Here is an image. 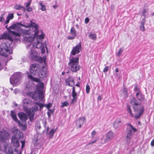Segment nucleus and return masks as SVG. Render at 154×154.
Returning a JSON list of instances; mask_svg holds the SVG:
<instances>
[{
	"instance_id": "obj_16",
	"label": "nucleus",
	"mask_w": 154,
	"mask_h": 154,
	"mask_svg": "<svg viewBox=\"0 0 154 154\" xmlns=\"http://www.w3.org/2000/svg\"><path fill=\"white\" fill-rule=\"evenodd\" d=\"M81 51V43L80 42L73 48L71 52V56L75 55L76 54L79 53Z\"/></svg>"
},
{
	"instance_id": "obj_54",
	"label": "nucleus",
	"mask_w": 154,
	"mask_h": 154,
	"mask_svg": "<svg viewBox=\"0 0 154 154\" xmlns=\"http://www.w3.org/2000/svg\"><path fill=\"white\" fill-rule=\"evenodd\" d=\"M10 20L8 18H6V20L5 21V24H6L8 23L9 22V21Z\"/></svg>"
},
{
	"instance_id": "obj_1",
	"label": "nucleus",
	"mask_w": 154,
	"mask_h": 154,
	"mask_svg": "<svg viewBox=\"0 0 154 154\" xmlns=\"http://www.w3.org/2000/svg\"><path fill=\"white\" fill-rule=\"evenodd\" d=\"M29 23L23 24L20 23V25L26 28H31L28 30L20 29V32L22 33L24 41H31L33 40V35H37V33L39 31L38 25L32 21H30Z\"/></svg>"
},
{
	"instance_id": "obj_26",
	"label": "nucleus",
	"mask_w": 154,
	"mask_h": 154,
	"mask_svg": "<svg viewBox=\"0 0 154 154\" xmlns=\"http://www.w3.org/2000/svg\"><path fill=\"white\" fill-rule=\"evenodd\" d=\"M66 83L69 86H72L74 84V79L72 77L69 78L66 80Z\"/></svg>"
},
{
	"instance_id": "obj_21",
	"label": "nucleus",
	"mask_w": 154,
	"mask_h": 154,
	"mask_svg": "<svg viewBox=\"0 0 154 154\" xmlns=\"http://www.w3.org/2000/svg\"><path fill=\"white\" fill-rule=\"evenodd\" d=\"M70 34L72 36H68L67 38L69 40H73L75 38L77 35L76 32L74 27H72L70 30Z\"/></svg>"
},
{
	"instance_id": "obj_23",
	"label": "nucleus",
	"mask_w": 154,
	"mask_h": 154,
	"mask_svg": "<svg viewBox=\"0 0 154 154\" xmlns=\"http://www.w3.org/2000/svg\"><path fill=\"white\" fill-rule=\"evenodd\" d=\"M85 121V119L84 117H80L76 121V124L79 126V128H80Z\"/></svg>"
},
{
	"instance_id": "obj_6",
	"label": "nucleus",
	"mask_w": 154,
	"mask_h": 154,
	"mask_svg": "<svg viewBox=\"0 0 154 154\" xmlns=\"http://www.w3.org/2000/svg\"><path fill=\"white\" fill-rule=\"evenodd\" d=\"M12 53V50L8 44L6 43L2 44L0 48L1 55L5 56L6 58L7 57V60L8 61L12 59V57L10 54Z\"/></svg>"
},
{
	"instance_id": "obj_47",
	"label": "nucleus",
	"mask_w": 154,
	"mask_h": 154,
	"mask_svg": "<svg viewBox=\"0 0 154 154\" xmlns=\"http://www.w3.org/2000/svg\"><path fill=\"white\" fill-rule=\"evenodd\" d=\"M109 67L108 66H106L103 70V72H106L108 70Z\"/></svg>"
},
{
	"instance_id": "obj_43",
	"label": "nucleus",
	"mask_w": 154,
	"mask_h": 154,
	"mask_svg": "<svg viewBox=\"0 0 154 154\" xmlns=\"http://www.w3.org/2000/svg\"><path fill=\"white\" fill-rule=\"evenodd\" d=\"M7 17L8 19H9L10 20L12 19L14 17L13 14L11 13L9 14Z\"/></svg>"
},
{
	"instance_id": "obj_19",
	"label": "nucleus",
	"mask_w": 154,
	"mask_h": 154,
	"mask_svg": "<svg viewBox=\"0 0 154 154\" xmlns=\"http://www.w3.org/2000/svg\"><path fill=\"white\" fill-rule=\"evenodd\" d=\"M136 96L137 100L134 98H133L130 101L133 99H135L137 102H140V104L142 105L141 102L143 101L144 100V96L141 94L139 91H138L136 94Z\"/></svg>"
},
{
	"instance_id": "obj_44",
	"label": "nucleus",
	"mask_w": 154,
	"mask_h": 154,
	"mask_svg": "<svg viewBox=\"0 0 154 154\" xmlns=\"http://www.w3.org/2000/svg\"><path fill=\"white\" fill-rule=\"evenodd\" d=\"M123 93L127 97L128 96V92L127 91V89L126 88H124L123 91Z\"/></svg>"
},
{
	"instance_id": "obj_64",
	"label": "nucleus",
	"mask_w": 154,
	"mask_h": 154,
	"mask_svg": "<svg viewBox=\"0 0 154 154\" xmlns=\"http://www.w3.org/2000/svg\"><path fill=\"white\" fill-rule=\"evenodd\" d=\"M75 26L77 28H79V26L78 24H76Z\"/></svg>"
},
{
	"instance_id": "obj_36",
	"label": "nucleus",
	"mask_w": 154,
	"mask_h": 154,
	"mask_svg": "<svg viewBox=\"0 0 154 154\" xmlns=\"http://www.w3.org/2000/svg\"><path fill=\"white\" fill-rule=\"evenodd\" d=\"M89 37L93 40H95L97 38V35L95 34L92 32H90Z\"/></svg>"
},
{
	"instance_id": "obj_56",
	"label": "nucleus",
	"mask_w": 154,
	"mask_h": 154,
	"mask_svg": "<svg viewBox=\"0 0 154 154\" xmlns=\"http://www.w3.org/2000/svg\"><path fill=\"white\" fill-rule=\"evenodd\" d=\"M102 99V97L100 95H99L97 98V100H99L100 101Z\"/></svg>"
},
{
	"instance_id": "obj_12",
	"label": "nucleus",
	"mask_w": 154,
	"mask_h": 154,
	"mask_svg": "<svg viewBox=\"0 0 154 154\" xmlns=\"http://www.w3.org/2000/svg\"><path fill=\"white\" fill-rule=\"evenodd\" d=\"M35 102L33 103L32 104H35V105L32 109H29L27 113L31 121L33 120L35 113L36 111L38 110V106H39L38 105L35 104Z\"/></svg>"
},
{
	"instance_id": "obj_2",
	"label": "nucleus",
	"mask_w": 154,
	"mask_h": 154,
	"mask_svg": "<svg viewBox=\"0 0 154 154\" xmlns=\"http://www.w3.org/2000/svg\"><path fill=\"white\" fill-rule=\"evenodd\" d=\"M36 37V40L33 44L32 48H35L39 49L41 50L42 54L45 53V50L44 44L43 43L42 40L44 38V34L42 31H39L37 33V35H35L33 36V40L31 41H25L27 42L26 48L28 49L31 45V43Z\"/></svg>"
},
{
	"instance_id": "obj_40",
	"label": "nucleus",
	"mask_w": 154,
	"mask_h": 154,
	"mask_svg": "<svg viewBox=\"0 0 154 154\" xmlns=\"http://www.w3.org/2000/svg\"><path fill=\"white\" fill-rule=\"evenodd\" d=\"M69 104L68 102L67 101H65L62 103L61 107L62 108L64 106H67Z\"/></svg>"
},
{
	"instance_id": "obj_32",
	"label": "nucleus",
	"mask_w": 154,
	"mask_h": 154,
	"mask_svg": "<svg viewBox=\"0 0 154 154\" xmlns=\"http://www.w3.org/2000/svg\"><path fill=\"white\" fill-rule=\"evenodd\" d=\"M56 129L54 130V129L52 128L50 130L49 133H48L47 134L49 136L50 138H52L53 137L54 134L56 132Z\"/></svg>"
},
{
	"instance_id": "obj_10",
	"label": "nucleus",
	"mask_w": 154,
	"mask_h": 154,
	"mask_svg": "<svg viewBox=\"0 0 154 154\" xmlns=\"http://www.w3.org/2000/svg\"><path fill=\"white\" fill-rule=\"evenodd\" d=\"M127 126L126 140L128 142L130 140L134 133L137 131V129L130 123L127 124Z\"/></svg>"
},
{
	"instance_id": "obj_41",
	"label": "nucleus",
	"mask_w": 154,
	"mask_h": 154,
	"mask_svg": "<svg viewBox=\"0 0 154 154\" xmlns=\"http://www.w3.org/2000/svg\"><path fill=\"white\" fill-rule=\"evenodd\" d=\"M54 112V111L53 110L50 109H48L47 114L49 118L51 116V114L53 113Z\"/></svg>"
},
{
	"instance_id": "obj_42",
	"label": "nucleus",
	"mask_w": 154,
	"mask_h": 154,
	"mask_svg": "<svg viewBox=\"0 0 154 154\" xmlns=\"http://www.w3.org/2000/svg\"><path fill=\"white\" fill-rule=\"evenodd\" d=\"M90 89L89 85L88 84H87L86 87V92L87 94H88L89 93Z\"/></svg>"
},
{
	"instance_id": "obj_62",
	"label": "nucleus",
	"mask_w": 154,
	"mask_h": 154,
	"mask_svg": "<svg viewBox=\"0 0 154 154\" xmlns=\"http://www.w3.org/2000/svg\"><path fill=\"white\" fill-rule=\"evenodd\" d=\"M115 72H119V69H118V68H116V69H115Z\"/></svg>"
},
{
	"instance_id": "obj_63",
	"label": "nucleus",
	"mask_w": 154,
	"mask_h": 154,
	"mask_svg": "<svg viewBox=\"0 0 154 154\" xmlns=\"http://www.w3.org/2000/svg\"><path fill=\"white\" fill-rule=\"evenodd\" d=\"M53 8L54 9H56V7H57V6L56 5H53Z\"/></svg>"
},
{
	"instance_id": "obj_24",
	"label": "nucleus",
	"mask_w": 154,
	"mask_h": 154,
	"mask_svg": "<svg viewBox=\"0 0 154 154\" xmlns=\"http://www.w3.org/2000/svg\"><path fill=\"white\" fill-rule=\"evenodd\" d=\"M113 133L111 131H109L106 134V140L105 143L111 140L113 137Z\"/></svg>"
},
{
	"instance_id": "obj_8",
	"label": "nucleus",
	"mask_w": 154,
	"mask_h": 154,
	"mask_svg": "<svg viewBox=\"0 0 154 154\" xmlns=\"http://www.w3.org/2000/svg\"><path fill=\"white\" fill-rule=\"evenodd\" d=\"M23 74L18 72L14 73L10 79V82L13 85H17L20 83Z\"/></svg>"
},
{
	"instance_id": "obj_35",
	"label": "nucleus",
	"mask_w": 154,
	"mask_h": 154,
	"mask_svg": "<svg viewBox=\"0 0 154 154\" xmlns=\"http://www.w3.org/2000/svg\"><path fill=\"white\" fill-rule=\"evenodd\" d=\"M39 4L41 7V9L42 11H45L46 10V8L45 6L43 5L42 2L41 1L39 2Z\"/></svg>"
},
{
	"instance_id": "obj_48",
	"label": "nucleus",
	"mask_w": 154,
	"mask_h": 154,
	"mask_svg": "<svg viewBox=\"0 0 154 154\" xmlns=\"http://www.w3.org/2000/svg\"><path fill=\"white\" fill-rule=\"evenodd\" d=\"M4 14H2V16L0 17V22H2L4 20V18L3 17Z\"/></svg>"
},
{
	"instance_id": "obj_27",
	"label": "nucleus",
	"mask_w": 154,
	"mask_h": 154,
	"mask_svg": "<svg viewBox=\"0 0 154 154\" xmlns=\"http://www.w3.org/2000/svg\"><path fill=\"white\" fill-rule=\"evenodd\" d=\"M18 116L20 119L22 121H25L27 119V115L24 113L19 112L18 114Z\"/></svg>"
},
{
	"instance_id": "obj_57",
	"label": "nucleus",
	"mask_w": 154,
	"mask_h": 154,
	"mask_svg": "<svg viewBox=\"0 0 154 154\" xmlns=\"http://www.w3.org/2000/svg\"><path fill=\"white\" fill-rule=\"evenodd\" d=\"M96 140H95L94 141H92V142L89 143H88V144L90 145V144H92L93 143H95L96 142Z\"/></svg>"
},
{
	"instance_id": "obj_45",
	"label": "nucleus",
	"mask_w": 154,
	"mask_h": 154,
	"mask_svg": "<svg viewBox=\"0 0 154 154\" xmlns=\"http://www.w3.org/2000/svg\"><path fill=\"white\" fill-rule=\"evenodd\" d=\"M96 133L97 132L95 131H92L91 135L92 138H93L95 137V135L96 134Z\"/></svg>"
},
{
	"instance_id": "obj_31",
	"label": "nucleus",
	"mask_w": 154,
	"mask_h": 154,
	"mask_svg": "<svg viewBox=\"0 0 154 154\" xmlns=\"http://www.w3.org/2000/svg\"><path fill=\"white\" fill-rule=\"evenodd\" d=\"M17 123H18L19 127L21 130H25L26 129V127L25 124H22L19 121H18Z\"/></svg>"
},
{
	"instance_id": "obj_61",
	"label": "nucleus",
	"mask_w": 154,
	"mask_h": 154,
	"mask_svg": "<svg viewBox=\"0 0 154 154\" xmlns=\"http://www.w3.org/2000/svg\"><path fill=\"white\" fill-rule=\"evenodd\" d=\"M8 153L10 154H11L12 153H13V151L12 150H11V151H8Z\"/></svg>"
},
{
	"instance_id": "obj_28",
	"label": "nucleus",
	"mask_w": 154,
	"mask_h": 154,
	"mask_svg": "<svg viewBox=\"0 0 154 154\" xmlns=\"http://www.w3.org/2000/svg\"><path fill=\"white\" fill-rule=\"evenodd\" d=\"M121 125V121L120 119H116L114 123L113 126L115 128H117Z\"/></svg>"
},
{
	"instance_id": "obj_37",
	"label": "nucleus",
	"mask_w": 154,
	"mask_h": 154,
	"mask_svg": "<svg viewBox=\"0 0 154 154\" xmlns=\"http://www.w3.org/2000/svg\"><path fill=\"white\" fill-rule=\"evenodd\" d=\"M33 88V86L32 85H30L29 84H27L26 85L25 90H32Z\"/></svg>"
},
{
	"instance_id": "obj_30",
	"label": "nucleus",
	"mask_w": 154,
	"mask_h": 154,
	"mask_svg": "<svg viewBox=\"0 0 154 154\" xmlns=\"http://www.w3.org/2000/svg\"><path fill=\"white\" fill-rule=\"evenodd\" d=\"M11 116L13 120L17 122L19 120L17 117L15 112L13 110L11 111Z\"/></svg>"
},
{
	"instance_id": "obj_39",
	"label": "nucleus",
	"mask_w": 154,
	"mask_h": 154,
	"mask_svg": "<svg viewBox=\"0 0 154 154\" xmlns=\"http://www.w3.org/2000/svg\"><path fill=\"white\" fill-rule=\"evenodd\" d=\"M124 51L123 48H120L119 51L116 54V56L118 57H119L122 54Z\"/></svg>"
},
{
	"instance_id": "obj_3",
	"label": "nucleus",
	"mask_w": 154,
	"mask_h": 154,
	"mask_svg": "<svg viewBox=\"0 0 154 154\" xmlns=\"http://www.w3.org/2000/svg\"><path fill=\"white\" fill-rule=\"evenodd\" d=\"M131 106L134 111L138 113L135 114V118L136 119L140 118L143 114L144 110L143 106L141 105L140 102H137L135 99H133L130 101Z\"/></svg>"
},
{
	"instance_id": "obj_4",
	"label": "nucleus",
	"mask_w": 154,
	"mask_h": 154,
	"mask_svg": "<svg viewBox=\"0 0 154 154\" xmlns=\"http://www.w3.org/2000/svg\"><path fill=\"white\" fill-rule=\"evenodd\" d=\"M20 23L17 24H13L12 25L7 28V30L9 33L13 34V36L15 38V40H20L19 38L22 35V33L20 32V29L19 27Z\"/></svg>"
},
{
	"instance_id": "obj_58",
	"label": "nucleus",
	"mask_w": 154,
	"mask_h": 154,
	"mask_svg": "<svg viewBox=\"0 0 154 154\" xmlns=\"http://www.w3.org/2000/svg\"><path fill=\"white\" fill-rule=\"evenodd\" d=\"M134 90L135 91H137L138 90V87L137 86H135L134 88Z\"/></svg>"
},
{
	"instance_id": "obj_20",
	"label": "nucleus",
	"mask_w": 154,
	"mask_h": 154,
	"mask_svg": "<svg viewBox=\"0 0 154 154\" xmlns=\"http://www.w3.org/2000/svg\"><path fill=\"white\" fill-rule=\"evenodd\" d=\"M72 100L71 103L73 104L77 101L78 99V95L75 91V88L74 87L72 88Z\"/></svg>"
},
{
	"instance_id": "obj_38",
	"label": "nucleus",
	"mask_w": 154,
	"mask_h": 154,
	"mask_svg": "<svg viewBox=\"0 0 154 154\" xmlns=\"http://www.w3.org/2000/svg\"><path fill=\"white\" fill-rule=\"evenodd\" d=\"M14 8L17 10H20L21 8L23 9L24 10L25 9V7L21 6L19 5H16L14 7Z\"/></svg>"
},
{
	"instance_id": "obj_51",
	"label": "nucleus",
	"mask_w": 154,
	"mask_h": 154,
	"mask_svg": "<svg viewBox=\"0 0 154 154\" xmlns=\"http://www.w3.org/2000/svg\"><path fill=\"white\" fill-rule=\"evenodd\" d=\"M26 10L27 11H28L29 12H31L32 11V8L31 7H27V8L26 9Z\"/></svg>"
},
{
	"instance_id": "obj_53",
	"label": "nucleus",
	"mask_w": 154,
	"mask_h": 154,
	"mask_svg": "<svg viewBox=\"0 0 154 154\" xmlns=\"http://www.w3.org/2000/svg\"><path fill=\"white\" fill-rule=\"evenodd\" d=\"M146 10L145 9H144L142 12V15L144 17V18L146 16Z\"/></svg>"
},
{
	"instance_id": "obj_18",
	"label": "nucleus",
	"mask_w": 154,
	"mask_h": 154,
	"mask_svg": "<svg viewBox=\"0 0 154 154\" xmlns=\"http://www.w3.org/2000/svg\"><path fill=\"white\" fill-rule=\"evenodd\" d=\"M15 38L12 36L11 37L9 34V33H4L2 35L0 38V39H8L11 42H13L15 40Z\"/></svg>"
},
{
	"instance_id": "obj_22",
	"label": "nucleus",
	"mask_w": 154,
	"mask_h": 154,
	"mask_svg": "<svg viewBox=\"0 0 154 154\" xmlns=\"http://www.w3.org/2000/svg\"><path fill=\"white\" fill-rule=\"evenodd\" d=\"M35 103L38 105L40 107V110H41L43 107H45L47 109H49V108L52 106V104L51 103H49L47 104L44 105V104L41 103L39 102H35Z\"/></svg>"
},
{
	"instance_id": "obj_25",
	"label": "nucleus",
	"mask_w": 154,
	"mask_h": 154,
	"mask_svg": "<svg viewBox=\"0 0 154 154\" xmlns=\"http://www.w3.org/2000/svg\"><path fill=\"white\" fill-rule=\"evenodd\" d=\"M38 76L41 78H43L47 76V72L44 69L40 68V71L38 73Z\"/></svg>"
},
{
	"instance_id": "obj_59",
	"label": "nucleus",
	"mask_w": 154,
	"mask_h": 154,
	"mask_svg": "<svg viewBox=\"0 0 154 154\" xmlns=\"http://www.w3.org/2000/svg\"><path fill=\"white\" fill-rule=\"evenodd\" d=\"M49 129V128L48 127L47 128V130H46V133L47 134H48V133Z\"/></svg>"
},
{
	"instance_id": "obj_5",
	"label": "nucleus",
	"mask_w": 154,
	"mask_h": 154,
	"mask_svg": "<svg viewBox=\"0 0 154 154\" xmlns=\"http://www.w3.org/2000/svg\"><path fill=\"white\" fill-rule=\"evenodd\" d=\"M79 55L75 57L70 56L68 64L71 71L73 72H76L80 69V66L79 64Z\"/></svg>"
},
{
	"instance_id": "obj_46",
	"label": "nucleus",
	"mask_w": 154,
	"mask_h": 154,
	"mask_svg": "<svg viewBox=\"0 0 154 154\" xmlns=\"http://www.w3.org/2000/svg\"><path fill=\"white\" fill-rule=\"evenodd\" d=\"M31 0L28 1V2L26 3V7L27 8L29 6L31 3Z\"/></svg>"
},
{
	"instance_id": "obj_55",
	"label": "nucleus",
	"mask_w": 154,
	"mask_h": 154,
	"mask_svg": "<svg viewBox=\"0 0 154 154\" xmlns=\"http://www.w3.org/2000/svg\"><path fill=\"white\" fill-rule=\"evenodd\" d=\"M151 145L152 146H154V139L152 140L151 143Z\"/></svg>"
},
{
	"instance_id": "obj_50",
	"label": "nucleus",
	"mask_w": 154,
	"mask_h": 154,
	"mask_svg": "<svg viewBox=\"0 0 154 154\" xmlns=\"http://www.w3.org/2000/svg\"><path fill=\"white\" fill-rule=\"evenodd\" d=\"M19 92V90L18 89H16L14 90V93L16 94H17Z\"/></svg>"
},
{
	"instance_id": "obj_49",
	"label": "nucleus",
	"mask_w": 154,
	"mask_h": 154,
	"mask_svg": "<svg viewBox=\"0 0 154 154\" xmlns=\"http://www.w3.org/2000/svg\"><path fill=\"white\" fill-rule=\"evenodd\" d=\"M21 142L22 144L21 148L22 149H23V148L24 147L25 145V142L24 141H21Z\"/></svg>"
},
{
	"instance_id": "obj_33",
	"label": "nucleus",
	"mask_w": 154,
	"mask_h": 154,
	"mask_svg": "<svg viewBox=\"0 0 154 154\" xmlns=\"http://www.w3.org/2000/svg\"><path fill=\"white\" fill-rule=\"evenodd\" d=\"M127 111L128 113L129 114V115L131 117H134V115L132 112V110L131 107L130 106L128 105L127 106Z\"/></svg>"
},
{
	"instance_id": "obj_14",
	"label": "nucleus",
	"mask_w": 154,
	"mask_h": 154,
	"mask_svg": "<svg viewBox=\"0 0 154 154\" xmlns=\"http://www.w3.org/2000/svg\"><path fill=\"white\" fill-rule=\"evenodd\" d=\"M33 102L28 99H24L23 101V108L25 112L27 113L29 108V107L32 106Z\"/></svg>"
},
{
	"instance_id": "obj_13",
	"label": "nucleus",
	"mask_w": 154,
	"mask_h": 154,
	"mask_svg": "<svg viewBox=\"0 0 154 154\" xmlns=\"http://www.w3.org/2000/svg\"><path fill=\"white\" fill-rule=\"evenodd\" d=\"M29 55L31 57L32 59L38 60L40 58V57L39 54L37 51L35 50V48L31 47L30 51H29Z\"/></svg>"
},
{
	"instance_id": "obj_9",
	"label": "nucleus",
	"mask_w": 154,
	"mask_h": 154,
	"mask_svg": "<svg viewBox=\"0 0 154 154\" xmlns=\"http://www.w3.org/2000/svg\"><path fill=\"white\" fill-rule=\"evenodd\" d=\"M26 74L27 75L28 78L32 81L39 82L36 85V91L38 92L42 93V90L44 86V83L42 82H40V80L39 79L33 77L29 74V72H26Z\"/></svg>"
},
{
	"instance_id": "obj_60",
	"label": "nucleus",
	"mask_w": 154,
	"mask_h": 154,
	"mask_svg": "<svg viewBox=\"0 0 154 154\" xmlns=\"http://www.w3.org/2000/svg\"><path fill=\"white\" fill-rule=\"evenodd\" d=\"M75 86H77L78 87H79L80 86L79 84V83H77L75 84Z\"/></svg>"
},
{
	"instance_id": "obj_52",
	"label": "nucleus",
	"mask_w": 154,
	"mask_h": 154,
	"mask_svg": "<svg viewBox=\"0 0 154 154\" xmlns=\"http://www.w3.org/2000/svg\"><path fill=\"white\" fill-rule=\"evenodd\" d=\"M89 19L88 17H86L85 19V21L86 23H87L89 22Z\"/></svg>"
},
{
	"instance_id": "obj_17",
	"label": "nucleus",
	"mask_w": 154,
	"mask_h": 154,
	"mask_svg": "<svg viewBox=\"0 0 154 154\" xmlns=\"http://www.w3.org/2000/svg\"><path fill=\"white\" fill-rule=\"evenodd\" d=\"M8 133L6 131L2 130L0 131V140L2 142H4L9 137Z\"/></svg>"
},
{
	"instance_id": "obj_7",
	"label": "nucleus",
	"mask_w": 154,
	"mask_h": 154,
	"mask_svg": "<svg viewBox=\"0 0 154 154\" xmlns=\"http://www.w3.org/2000/svg\"><path fill=\"white\" fill-rule=\"evenodd\" d=\"M11 131L14 134V136L12 137V142L14 146L17 148L20 146V143L18 139L23 136V134L22 132L19 130L16 127H14L12 128Z\"/></svg>"
},
{
	"instance_id": "obj_34",
	"label": "nucleus",
	"mask_w": 154,
	"mask_h": 154,
	"mask_svg": "<svg viewBox=\"0 0 154 154\" xmlns=\"http://www.w3.org/2000/svg\"><path fill=\"white\" fill-rule=\"evenodd\" d=\"M35 127L36 130L37 131H39L41 127L39 122L37 121L36 122Z\"/></svg>"
},
{
	"instance_id": "obj_11",
	"label": "nucleus",
	"mask_w": 154,
	"mask_h": 154,
	"mask_svg": "<svg viewBox=\"0 0 154 154\" xmlns=\"http://www.w3.org/2000/svg\"><path fill=\"white\" fill-rule=\"evenodd\" d=\"M26 94L28 96L31 97L35 100H37L38 99L42 100L43 98V93H40L37 91L27 92Z\"/></svg>"
},
{
	"instance_id": "obj_15",
	"label": "nucleus",
	"mask_w": 154,
	"mask_h": 154,
	"mask_svg": "<svg viewBox=\"0 0 154 154\" xmlns=\"http://www.w3.org/2000/svg\"><path fill=\"white\" fill-rule=\"evenodd\" d=\"M40 71L39 66L38 64H31L30 68V72L31 74L35 75H38L39 71Z\"/></svg>"
},
{
	"instance_id": "obj_29",
	"label": "nucleus",
	"mask_w": 154,
	"mask_h": 154,
	"mask_svg": "<svg viewBox=\"0 0 154 154\" xmlns=\"http://www.w3.org/2000/svg\"><path fill=\"white\" fill-rule=\"evenodd\" d=\"M145 22V19L144 18L143 19L140 23V31H144L145 30V28L144 26Z\"/></svg>"
}]
</instances>
